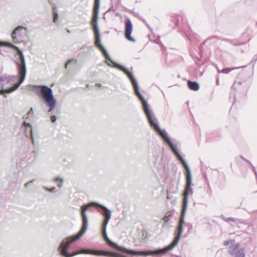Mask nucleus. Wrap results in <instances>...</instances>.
<instances>
[{"label": "nucleus", "instance_id": "obj_6", "mask_svg": "<svg viewBox=\"0 0 257 257\" xmlns=\"http://www.w3.org/2000/svg\"><path fill=\"white\" fill-rule=\"evenodd\" d=\"M0 46L12 48L17 52L16 56L18 58L15 61V62L17 65L18 70H19L20 81L19 84L16 85V88H19L25 81L27 73L26 63L24 54L18 47L10 42L0 41Z\"/></svg>", "mask_w": 257, "mask_h": 257}, {"label": "nucleus", "instance_id": "obj_31", "mask_svg": "<svg viewBox=\"0 0 257 257\" xmlns=\"http://www.w3.org/2000/svg\"><path fill=\"white\" fill-rule=\"evenodd\" d=\"M164 219H165V221H168V220H167V218H166V217H165Z\"/></svg>", "mask_w": 257, "mask_h": 257}, {"label": "nucleus", "instance_id": "obj_5", "mask_svg": "<svg viewBox=\"0 0 257 257\" xmlns=\"http://www.w3.org/2000/svg\"><path fill=\"white\" fill-rule=\"evenodd\" d=\"M193 191L192 187H185V190L183 193L182 209L179 219L178 226L177 229V234L174 240L171 242L170 244L163 248H161V249L163 250V254L166 253L167 252L170 250H172L174 247L177 245L180 239L181 235L183 229V224L185 223V216L188 206V196L189 195L193 194Z\"/></svg>", "mask_w": 257, "mask_h": 257}, {"label": "nucleus", "instance_id": "obj_36", "mask_svg": "<svg viewBox=\"0 0 257 257\" xmlns=\"http://www.w3.org/2000/svg\"><path fill=\"white\" fill-rule=\"evenodd\" d=\"M246 67V65H245V66H242L241 67H242V68H244V67Z\"/></svg>", "mask_w": 257, "mask_h": 257}, {"label": "nucleus", "instance_id": "obj_15", "mask_svg": "<svg viewBox=\"0 0 257 257\" xmlns=\"http://www.w3.org/2000/svg\"><path fill=\"white\" fill-rule=\"evenodd\" d=\"M232 256L234 257H245L244 249L243 248H240Z\"/></svg>", "mask_w": 257, "mask_h": 257}, {"label": "nucleus", "instance_id": "obj_13", "mask_svg": "<svg viewBox=\"0 0 257 257\" xmlns=\"http://www.w3.org/2000/svg\"><path fill=\"white\" fill-rule=\"evenodd\" d=\"M187 85L188 87L192 90L197 91L199 89L200 85L196 81H192L188 80L187 81Z\"/></svg>", "mask_w": 257, "mask_h": 257}, {"label": "nucleus", "instance_id": "obj_2", "mask_svg": "<svg viewBox=\"0 0 257 257\" xmlns=\"http://www.w3.org/2000/svg\"><path fill=\"white\" fill-rule=\"evenodd\" d=\"M143 111L147 118V119L152 127H153L157 132H158L161 137L164 141L169 146L171 149L174 155L177 157L178 160L182 163L186 171V183L185 187H192L194 184L192 183L191 172L189 167L186 163V161L179 154L177 150L176 146L172 143L169 135L165 129H161L157 119L155 118L154 113L150 107V105L148 103L147 100H144L142 102Z\"/></svg>", "mask_w": 257, "mask_h": 257}, {"label": "nucleus", "instance_id": "obj_27", "mask_svg": "<svg viewBox=\"0 0 257 257\" xmlns=\"http://www.w3.org/2000/svg\"><path fill=\"white\" fill-rule=\"evenodd\" d=\"M34 181V180L33 179V180H31L30 182L26 183L25 185V187H28L29 186V184L32 183Z\"/></svg>", "mask_w": 257, "mask_h": 257}, {"label": "nucleus", "instance_id": "obj_22", "mask_svg": "<svg viewBox=\"0 0 257 257\" xmlns=\"http://www.w3.org/2000/svg\"><path fill=\"white\" fill-rule=\"evenodd\" d=\"M71 62H74V63H76L77 62L76 60H73V59H70L65 64V68L67 67L68 65Z\"/></svg>", "mask_w": 257, "mask_h": 257}, {"label": "nucleus", "instance_id": "obj_35", "mask_svg": "<svg viewBox=\"0 0 257 257\" xmlns=\"http://www.w3.org/2000/svg\"><path fill=\"white\" fill-rule=\"evenodd\" d=\"M218 83H219V81H216V84L218 85Z\"/></svg>", "mask_w": 257, "mask_h": 257}, {"label": "nucleus", "instance_id": "obj_21", "mask_svg": "<svg viewBox=\"0 0 257 257\" xmlns=\"http://www.w3.org/2000/svg\"><path fill=\"white\" fill-rule=\"evenodd\" d=\"M55 181L56 182H63V179L60 177H56L54 179Z\"/></svg>", "mask_w": 257, "mask_h": 257}, {"label": "nucleus", "instance_id": "obj_20", "mask_svg": "<svg viewBox=\"0 0 257 257\" xmlns=\"http://www.w3.org/2000/svg\"><path fill=\"white\" fill-rule=\"evenodd\" d=\"M54 16L53 18V21L55 23H56L57 21L58 18V13H55L54 11Z\"/></svg>", "mask_w": 257, "mask_h": 257}, {"label": "nucleus", "instance_id": "obj_14", "mask_svg": "<svg viewBox=\"0 0 257 257\" xmlns=\"http://www.w3.org/2000/svg\"><path fill=\"white\" fill-rule=\"evenodd\" d=\"M29 124L30 123H27L25 121L23 122V124L21 127V129L23 130L25 133V135L28 137V132L30 133V128Z\"/></svg>", "mask_w": 257, "mask_h": 257}, {"label": "nucleus", "instance_id": "obj_32", "mask_svg": "<svg viewBox=\"0 0 257 257\" xmlns=\"http://www.w3.org/2000/svg\"><path fill=\"white\" fill-rule=\"evenodd\" d=\"M97 85L98 86H99V87L101 86V84H97Z\"/></svg>", "mask_w": 257, "mask_h": 257}, {"label": "nucleus", "instance_id": "obj_24", "mask_svg": "<svg viewBox=\"0 0 257 257\" xmlns=\"http://www.w3.org/2000/svg\"><path fill=\"white\" fill-rule=\"evenodd\" d=\"M56 188L55 187H53V188L49 189L48 188H45V189L50 192H53L55 190Z\"/></svg>", "mask_w": 257, "mask_h": 257}, {"label": "nucleus", "instance_id": "obj_33", "mask_svg": "<svg viewBox=\"0 0 257 257\" xmlns=\"http://www.w3.org/2000/svg\"><path fill=\"white\" fill-rule=\"evenodd\" d=\"M106 63L107 64V65H108V66H110V64L109 63H107V62H106Z\"/></svg>", "mask_w": 257, "mask_h": 257}, {"label": "nucleus", "instance_id": "obj_34", "mask_svg": "<svg viewBox=\"0 0 257 257\" xmlns=\"http://www.w3.org/2000/svg\"><path fill=\"white\" fill-rule=\"evenodd\" d=\"M67 31L68 33H70V31H69V30H67Z\"/></svg>", "mask_w": 257, "mask_h": 257}, {"label": "nucleus", "instance_id": "obj_18", "mask_svg": "<svg viewBox=\"0 0 257 257\" xmlns=\"http://www.w3.org/2000/svg\"><path fill=\"white\" fill-rule=\"evenodd\" d=\"M29 128H30V136L31 137V140H32V143L33 144H34L35 141L34 139L33 134V130H32V126L31 124H29Z\"/></svg>", "mask_w": 257, "mask_h": 257}, {"label": "nucleus", "instance_id": "obj_11", "mask_svg": "<svg viewBox=\"0 0 257 257\" xmlns=\"http://www.w3.org/2000/svg\"><path fill=\"white\" fill-rule=\"evenodd\" d=\"M124 23V35L126 39L129 41L135 42L136 41L135 38L131 36V34L133 31V24L131 20L129 18H127L125 20Z\"/></svg>", "mask_w": 257, "mask_h": 257}, {"label": "nucleus", "instance_id": "obj_9", "mask_svg": "<svg viewBox=\"0 0 257 257\" xmlns=\"http://www.w3.org/2000/svg\"><path fill=\"white\" fill-rule=\"evenodd\" d=\"M79 253L90 254L95 255H102L110 257H126V256L116 252L90 248L81 249L78 251Z\"/></svg>", "mask_w": 257, "mask_h": 257}, {"label": "nucleus", "instance_id": "obj_23", "mask_svg": "<svg viewBox=\"0 0 257 257\" xmlns=\"http://www.w3.org/2000/svg\"><path fill=\"white\" fill-rule=\"evenodd\" d=\"M51 120L52 122H55L56 121L57 118L56 116L54 115H52L50 117Z\"/></svg>", "mask_w": 257, "mask_h": 257}, {"label": "nucleus", "instance_id": "obj_29", "mask_svg": "<svg viewBox=\"0 0 257 257\" xmlns=\"http://www.w3.org/2000/svg\"><path fill=\"white\" fill-rule=\"evenodd\" d=\"M250 165L251 166V167H252V168H253V171H254V172L255 174L256 175V171H255V169L254 167L253 166H252V165L251 164H250Z\"/></svg>", "mask_w": 257, "mask_h": 257}, {"label": "nucleus", "instance_id": "obj_8", "mask_svg": "<svg viewBox=\"0 0 257 257\" xmlns=\"http://www.w3.org/2000/svg\"><path fill=\"white\" fill-rule=\"evenodd\" d=\"M16 76L15 75H10L5 74L0 76V85L2 88L0 89V94L2 92L5 93H10L15 90H17L18 88H16V85L19 84L20 81V78L19 74L18 75V77L19 79V81L17 83H15L13 85L8 88H5V86L12 82H14Z\"/></svg>", "mask_w": 257, "mask_h": 257}, {"label": "nucleus", "instance_id": "obj_7", "mask_svg": "<svg viewBox=\"0 0 257 257\" xmlns=\"http://www.w3.org/2000/svg\"><path fill=\"white\" fill-rule=\"evenodd\" d=\"M33 91L38 96L41 97L46 104L50 107L49 112L55 109L56 100L51 88L47 85H35Z\"/></svg>", "mask_w": 257, "mask_h": 257}, {"label": "nucleus", "instance_id": "obj_30", "mask_svg": "<svg viewBox=\"0 0 257 257\" xmlns=\"http://www.w3.org/2000/svg\"><path fill=\"white\" fill-rule=\"evenodd\" d=\"M57 185L59 187H61L62 185L61 183H58Z\"/></svg>", "mask_w": 257, "mask_h": 257}, {"label": "nucleus", "instance_id": "obj_19", "mask_svg": "<svg viewBox=\"0 0 257 257\" xmlns=\"http://www.w3.org/2000/svg\"><path fill=\"white\" fill-rule=\"evenodd\" d=\"M234 242H235L234 239H228V240H225L224 241L223 245L225 246H227L230 244L231 245V244L234 243Z\"/></svg>", "mask_w": 257, "mask_h": 257}, {"label": "nucleus", "instance_id": "obj_26", "mask_svg": "<svg viewBox=\"0 0 257 257\" xmlns=\"http://www.w3.org/2000/svg\"><path fill=\"white\" fill-rule=\"evenodd\" d=\"M30 114H33V109L32 107L31 108L30 111L27 113V115H29Z\"/></svg>", "mask_w": 257, "mask_h": 257}, {"label": "nucleus", "instance_id": "obj_4", "mask_svg": "<svg viewBox=\"0 0 257 257\" xmlns=\"http://www.w3.org/2000/svg\"><path fill=\"white\" fill-rule=\"evenodd\" d=\"M98 204V203L92 202L87 204L83 205L81 206V215L82 220V226L81 229L76 235L69 236L66 238H64L62 240L58 247V249L62 256L64 257H72L79 254V252L78 251H74L70 253L68 251V249L70 244L79 239L85 233L87 229L88 220L86 214V211L91 206H94L97 207Z\"/></svg>", "mask_w": 257, "mask_h": 257}, {"label": "nucleus", "instance_id": "obj_10", "mask_svg": "<svg viewBox=\"0 0 257 257\" xmlns=\"http://www.w3.org/2000/svg\"><path fill=\"white\" fill-rule=\"evenodd\" d=\"M27 28L19 26L16 27L12 33V38L14 43H20L19 40L26 35Z\"/></svg>", "mask_w": 257, "mask_h": 257}, {"label": "nucleus", "instance_id": "obj_1", "mask_svg": "<svg viewBox=\"0 0 257 257\" xmlns=\"http://www.w3.org/2000/svg\"><path fill=\"white\" fill-rule=\"evenodd\" d=\"M99 7L94 6L93 8V14L91 22V24L92 27V29L94 34V44L95 46L98 48L100 51L102 53L104 57L106 60L110 61L112 63L114 66L122 71L128 77L131 82L132 85L133 86L135 94L138 97L141 102H144V100H146L143 95L140 91L139 86L138 82L135 78L132 72H130L127 68L124 66L117 63L113 61L110 57L107 51L104 48L103 46L101 43V38L99 32V29L98 26V13H99Z\"/></svg>", "mask_w": 257, "mask_h": 257}, {"label": "nucleus", "instance_id": "obj_28", "mask_svg": "<svg viewBox=\"0 0 257 257\" xmlns=\"http://www.w3.org/2000/svg\"><path fill=\"white\" fill-rule=\"evenodd\" d=\"M241 158L243 160H244L245 161H246V162L248 163L249 164H251V163L248 161L247 160V159H245L243 156H240Z\"/></svg>", "mask_w": 257, "mask_h": 257}, {"label": "nucleus", "instance_id": "obj_12", "mask_svg": "<svg viewBox=\"0 0 257 257\" xmlns=\"http://www.w3.org/2000/svg\"><path fill=\"white\" fill-rule=\"evenodd\" d=\"M240 247L239 243L238 242H234V243L229 245L228 252L231 255H233L234 253L239 250Z\"/></svg>", "mask_w": 257, "mask_h": 257}, {"label": "nucleus", "instance_id": "obj_25", "mask_svg": "<svg viewBox=\"0 0 257 257\" xmlns=\"http://www.w3.org/2000/svg\"><path fill=\"white\" fill-rule=\"evenodd\" d=\"M100 5V0H94V6L96 7H99Z\"/></svg>", "mask_w": 257, "mask_h": 257}, {"label": "nucleus", "instance_id": "obj_3", "mask_svg": "<svg viewBox=\"0 0 257 257\" xmlns=\"http://www.w3.org/2000/svg\"><path fill=\"white\" fill-rule=\"evenodd\" d=\"M97 207H100L103 210L102 214L104 217L102 226V235L103 238L106 242H107L110 245H112L116 250L118 251L122 252L126 254L133 255L148 256L163 254V250L161 249V248L155 250L137 251L133 249H127L125 247L119 246L117 243L110 240L107 235L106 227L111 216V211L106 206L99 203L97 204Z\"/></svg>", "mask_w": 257, "mask_h": 257}, {"label": "nucleus", "instance_id": "obj_16", "mask_svg": "<svg viewBox=\"0 0 257 257\" xmlns=\"http://www.w3.org/2000/svg\"><path fill=\"white\" fill-rule=\"evenodd\" d=\"M221 217L224 221L229 223H231V222H235L237 220L236 219L233 217L226 218L223 215H221Z\"/></svg>", "mask_w": 257, "mask_h": 257}, {"label": "nucleus", "instance_id": "obj_17", "mask_svg": "<svg viewBox=\"0 0 257 257\" xmlns=\"http://www.w3.org/2000/svg\"><path fill=\"white\" fill-rule=\"evenodd\" d=\"M240 67H237V68H233L232 69H230V68H225V69H222V70L221 71H219L218 69V73H225V74H227L229 72L231 71V70H234L235 69H238V68H239Z\"/></svg>", "mask_w": 257, "mask_h": 257}]
</instances>
